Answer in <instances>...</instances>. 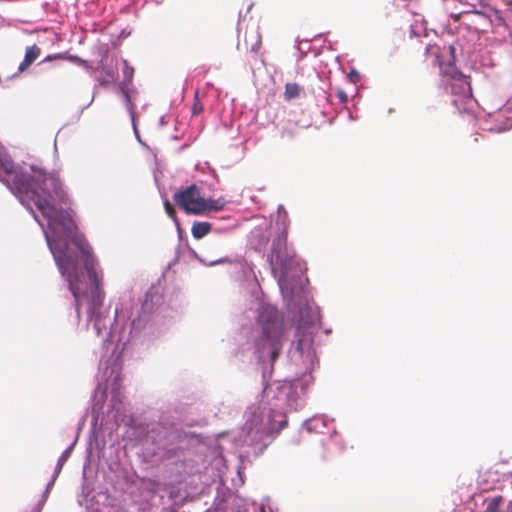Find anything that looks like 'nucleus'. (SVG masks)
Wrapping results in <instances>:
<instances>
[{
  "mask_svg": "<svg viewBox=\"0 0 512 512\" xmlns=\"http://www.w3.org/2000/svg\"><path fill=\"white\" fill-rule=\"evenodd\" d=\"M0 170L5 172L8 177L5 181L12 183L19 193L32 201L47 220L48 228L52 234L45 231V235L48 234L56 240L68 242L56 235L57 229H60L72 244V238L78 234L72 217L58 206V204L68 201L67 193L58 173L48 171L40 165L32 164L30 165L32 174L28 175L18 171L12 159L3 151H0Z\"/></svg>",
  "mask_w": 512,
  "mask_h": 512,
  "instance_id": "nucleus-1",
  "label": "nucleus"
},
{
  "mask_svg": "<svg viewBox=\"0 0 512 512\" xmlns=\"http://www.w3.org/2000/svg\"><path fill=\"white\" fill-rule=\"evenodd\" d=\"M46 241L53 255L55 263L62 277L68 282V289L74 298L77 321L81 318L82 278L84 276L80 263L83 264L90 281L88 314L89 319L101 313L105 293L102 290V274H99L96 266L97 260L92 248L83 235H75L72 238V246L69 242L56 240L46 234Z\"/></svg>",
  "mask_w": 512,
  "mask_h": 512,
  "instance_id": "nucleus-2",
  "label": "nucleus"
},
{
  "mask_svg": "<svg viewBox=\"0 0 512 512\" xmlns=\"http://www.w3.org/2000/svg\"><path fill=\"white\" fill-rule=\"evenodd\" d=\"M254 247L258 251L266 249L269 240H271V250L268 259L271 264L272 272L279 275L282 281L288 274L289 270L298 264L295 250L288 246V224L287 216L278 220L275 226H270L264 233L253 236Z\"/></svg>",
  "mask_w": 512,
  "mask_h": 512,
  "instance_id": "nucleus-3",
  "label": "nucleus"
},
{
  "mask_svg": "<svg viewBox=\"0 0 512 512\" xmlns=\"http://www.w3.org/2000/svg\"><path fill=\"white\" fill-rule=\"evenodd\" d=\"M175 204L185 213L191 215H208L211 212L224 210L227 201L223 198L206 199L196 184L182 188L173 195Z\"/></svg>",
  "mask_w": 512,
  "mask_h": 512,
  "instance_id": "nucleus-4",
  "label": "nucleus"
},
{
  "mask_svg": "<svg viewBox=\"0 0 512 512\" xmlns=\"http://www.w3.org/2000/svg\"><path fill=\"white\" fill-rule=\"evenodd\" d=\"M258 322L262 326V336L257 346L260 352L268 350L271 361L278 358L281 349L282 326L278 312L273 307H263L258 316Z\"/></svg>",
  "mask_w": 512,
  "mask_h": 512,
  "instance_id": "nucleus-5",
  "label": "nucleus"
},
{
  "mask_svg": "<svg viewBox=\"0 0 512 512\" xmlns=\"http://www.w3.org/2000/svg\"><path fill=\"white\" fill-rule=\"evenodd\" d=\"M441 75L451 80L449 86L454 97L452 103L456 109L459 112H469L474 103L470 77L463 75L454 65L441 67Z\"/></svg>",
  "mask_w": 512,
  "mask_h": 512,
  "instance_id": "nucleus-6",
  "label": "nucleus"
},
{
  "mask_svg": "<svg viewBox=\"0 0 512 512\" xmlns=\"http://www.w3.org/2000/svg\"><path fill=\"white\" fill-rule=\"evenodd\" d=\"M40 54L41 49L36 44L27 47L24 59L19 64L18 71L20 73L26 71L31 66V64L40 56Z\"/></svg>",
  "mask_w": 512,
  "mask_h": 512,
  "instance_id": "nucleus-7",
  "label": "nucleus"
},
{
  "mask_svg": "<svg viewBox=\"0 0 512 512\" xmlns=\"http://www.w3.org/2000/svg\"><path fill=\"white\" fill-rule=\"evenodd\" d=\"M212 230V224L209 222L195 221L191 227L193 238L199 240L208 235Z\"/></svg>",
  "mask_w": 512,
  "mask_h": 512,
  "instance_id": "nucleus-8",
  "label": "nucleus"
},
{
  "mask_svg": "<svg viewBox=\"0 0 512 512\" xmlns=\"http://www.w3.org/2000/svg\"><path fill=\"white\" fill-rule=\"evenodd\" d=\"M440 53H441V49L438 45L436 44H433V45H428L426 47V55L430 58H432V61L434 64H437L439 65V67H445L447 68L450 64H447V65H444L441 61H440Z\"/></svg>",
  "mask_w": 512,
  "mask_h": 512,
  "instance_id": "nucleus-9",
  "label": "nucleus"
},
{
  "mask_svg": "<svg viewBox=\"0 0 512 512\" xmlns=\"http://www.w3.org/2000/svg\"><path fill=\"white\" fill-rule=\"evenodd\" d=\"M302 91V88L297 83H287L285 85L284 99L290 101L297 98Z\"/></svg>",
  "mask_w": 512,
  "mask_h": 512,
  "instance_id": "nucleus-10",
  "label": "nucleus"
},
{
  "mask_svg": "<svg viewBox=\"0 0 512 512\" xmlns=\"http://www.w3.org/2000/svg\"><path fill=\"white\" fill-rule=\"evenodd\" d=\"M94 322V328L97 331V334L100 335L103 330L107 329L106 319L103 317L102 313H98L93 316V319H89Z\"/></svg>",
  "mask_w": 512,
  "mask_h": 512,
  "instance_id": "nucleus-11",
  "label": "nucleus"
},
{
  "mask_svg": "<svg viewBox=\"0 0 512 512\" xmlns=\"http://www.w3.org/2000/svg\"><path fill=\"white\" fill-rule=\"evenodd\" d=\"M502 503V497L493 498L489 504L487 505L486 512H512V510H502L500 509V504Z\"/></svg>",
  "mask_w": 512,
  "mask_h": 512,
  "instance_id": "nucleus-12",
  "label": "nucleus"
},
{
  "mask_svg": "<svg viewBox=\"0 0 512 512\" xmlns=\"http://www.w3.org/2000/svg\"><path fill=\"white\" fill-rule=\"evenodd\" d=\"M311 337L306 334L299 335L297 340V349L302 353L303 350L311 344Z\"/></svg>",
  "mask_w": 512,
  "mask_h": 512,
  "instance_id": "nucleus-13",
  "label": "nucleus"
},
{
  "mask_svg": "<svg viewBox=\"0 0 512 512\" xmlns=\"http://www.w3.org/2000/svg\"><path fill=\"white\" fill-rule=\"evenodd\" d=\"M203 105L202 103L199 101L198 99V92H196L195 94V101H194V104L192 106V113L193 115H199L203 112Z\"/></svg>",
  "mask_w": 512,
  "mask_h": 512,
  "instance_id": "nucleus-14",
  "label": "nucleus"
},
{
  "mask_svg": "<svg viewBox=\"0 0 512 512\" xmlns=\"http://www.w3.org/2000/svg\"><path fill=\"white\" fill-rule=\"evenodd\" d=\"M251 36L255 40V42L251 44V51L257 53L261 47V37L257 32H253Z\"/></svg>",
  "mask_w": 512,
  "mask_h": 512,
  "instance_id": "nucleus-15",
  "label": "nucleus"
},
{
  "mask_svg": "<svg viewBox=\"0 0 512 512\" xmlns=\"http://www.w3.org/2000/svg\"><path fill=\"white\" fill-rule=\"evenodd\" d=\"M123 74L125 79L131 80L134 74V68L128 65V62L124 60Z\"/></svg>",
  "mask_w": 512,
  "mask_h": 512,
  "instance_id": "nucleus-16",
  "label": "nucleus"
},
{
  "mask_svg": "<svg viewBox=\"0 0 512 512\" xmlns=\"http://www.w3.org/2000/svg\"><path fill=\"white\" fill-rule=\"evenodd\" d=\"M164 207H165V211L169 215V217L176 220V211H175L173 205L168 200H166L164 202Z\"/></svg>",
  "mask_w": 512,
  "mask_h": 512,
  "instance_id": "nucleus-17",
  "label": "nucleus"
},
{
  "mask_svg": "<svg viewBox=\"0 0 512 512\" xmlns=\"http://www.w3.org/2000/svg\"><path fill=\"white\" fill-rule=\"evenodd\" d=\"M336 96L338 97L339 101L341 104H346L347 101H348V96L346 94V92L342 89H337L336 90Z\"/></svg>",
  "mask_w": 512,
  "mask_h": 512,
  "instance_id": "nucleus-18",
  "label": "nucleus"
},
{
  "mask_svg": "<svg viewBox=\"0 0 512 512\" xmlns=\"http://www.w3.org/2000/svg\"><path fill=\"white\" fill-rule=\"evenodd\" d=\"M487 0H474L473 3H471V6L473 7V12L478 13L479 11L477 8H483L486 5Z\"/></svg>",
  "mask_w": 512,
  "mask_h": 512,
  "instance_id": "nucleus-19",
  "label": "nucleus"
},
{
  "mask_svg": "<svg viewBox=\"0 0 512 512\" xmlns=\"http://www.w3.org/2000/svg\"><path fill=\"white\" fill-rule=\"evenodd\" d=\"M223 263H229V264H232L234 263L233 260H231L230 258L228 257H224V258H221V259H218V260H215V261H212L210 263V265H216V264H223Z\"/></svg>",
  "mask_w": 512,
  "mask_h": 512,
  "instance_id": "nucleus-20",
  "label": "nucleus"
},
{
  "mask_svg": "<svg viewBox=\"0 0 512 512\" xmlns=\"http://www.w3.org/2000/svg\"><path fill=\"white\" fill-rule=\"evenodd\" d=\"M67 455H68V450H66V451L62 454V456L60 457V459H59V461H58V468H59V469H61V467H62V465H63V463H64V461H65V459H66Z\"/></svg>",
  "mask_w": 512,
  "mask_h": 512,
  "instance_id": "nucleus-21",
  "label": "nucleus"
},
{
  "mask_svg": "<svg viewBox=\"0 0 512 512\" xmlns=\"http://www.w3.org/2000/svg\"><path fill=\"white\" fill-rule=\"evenodd\" d=\"M282 420L280 421L279 428L283 429L287 425V419L285 415H281Z\"/></svg>",
  "mask_w": 512,
  "mask_h": 512,
  "instance_id": "nucleus-22",
  "label": "nucleus"
},
{
  "mask_svg": "<svg viewBox=\"0 0 512 512\" xmlns=\"http://www.w3.org/2000/svg\"><path fill=\"white\" fill-rule=\"evenodd\" d=\"M283 135H284V136H287V137H289V138H293V136H294V134H293V131H292V130H285V131L283 132Z\"/></svg>",
  "mask_w": 512,
  "mask_h": 512,
  "instance_id": "nucleus-23",
  "label": "nucleus"
},
{
  "mask_svg": "<svg viewBox=\"0 0 512 512\" xmlns=\"http://www.w3.org/2000/svg\"><path fill=\"white\" fill-rule=\"evenodd\" d=\"M448 49L450 50L451 53L454 52V47L453 46H449Z\"/></svg>",
  "mask_w": 512,
  "mask_h": 512,
  "instance_id": "nucleus-24",
  "label": "nucleus"
},
{
  "mask_svg": "<svg viewBox=\"0 0 512 512\" xmlns=\"http://www.w3.org/2000/svg\"><path fill=\"white\" fill-rule=\"evenodd\" d=\"M126 98H127V101L130 102V97L129 95H126Z\"/></svg>",
  "mask_w": 512,
  "mask_h": 512,
  "instance_id": "nucleus-25",
  "label": "nucleus"
}]
</instances>
